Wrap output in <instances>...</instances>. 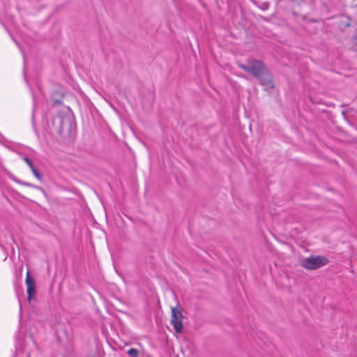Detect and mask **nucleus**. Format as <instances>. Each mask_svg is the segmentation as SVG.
Returning <instances> with one entry per match:
<instances>
[{
	"mask_svg": "<svg viewBox=\"0 0 357 357\" xmlns=\"http://www.w3.org/2000/svg\"><path fill=\"white\" fill-rule=\"evenodd\" d=\"M126 353L128 355H129L130 357H139V351L138 349L135 348H131L128 349Z\"/></svg>",
	"mask_w": 357,
	"mask_h": 357,
	"instance_id": "6",
	"label": "nucleus"
},
{
	"mask_svg": "<svg viewBox=\"0 0 357 357\" xmlns=\"http://www.w3.org/2000/svg\"><path fill=\"white\" fill-rule=\"evenodd\" d=\"M13 180L17 183H20L21 185H25V186H29V187H31V188H38V189H41L40 187H38L36 185H34L30 183H28V182H25V181H22L18 178H13Z\"/></svg>",
	"mask_w": 357,
	"mask_h": 357,
	"instance_id": "5",
	"label": "nucleus"
},
{
	"mask_svg": "<svg viewBox=\"0 0 357 357\" xmlns=\"http://www.w3.org/2000/svg\"><path fill=\"white\" fill-rule=\"evenodd\" d=\"M31 169L33 174L34 175V176L36 178H37L38 180L42 179L40 174L39 173V172L36 169V168L35 167H33Z\"/></svg>",
	"mask_w": 357,
	"mask_h": 357,
	"instance_id": "7",
	"label": "nucleus"
},
{
	"mask_svg": "<svg viewBox=\"0 0 357 357\" xmlns=\"http://www.w3.org/2000/svg\"><path fill=\"white\" fill-rule=\"evenodd\" d=\"M26 285L27 288L28 300L30 301L32 296L36 293V289L35 280L31 276L29 271L26 273Z\"/></svg>",
	"mask_w": 357,
	"mask_h": 357,
	"instance_id": "4",
	"label": "nucleus"
},
{
	"mask_svg": "<svg viewBox=\"0 0 357 357\" xmlns=\"http://www.w3.org/2000/svg\"><path fill=\"white\" fill-rule=\"evenodd\" d=\"M183 316L181 310L176 307H173L172 309L171 323L172 324L174 328L177 333H181L183 331Z\"/></svg>",
	"mask_w": 357,
	"mask_h": 357,
	"instance_id": "3",
	"label": "nucleus"
},
{
	"mask_svg": "<svg viewBox=\"0 0 357 357\" xmlns=\"http://www.w3.org/2000/svg\"><path fill=\"white\" fill-rule=\"evenodd\" d=\"M239 68L257 78L265 89H273V76L264 63L260 60L250 59L245 64L238 63Z\"/></svg>",
	"mask_w": 357,
	"mask_h": 357,
	"instance_id": "1",
	"label": "nucleus"
},
{
	"mask_svg": "<svg viewBox=\"0 0 357 357\" xmlns=\"http://www.w3.org/2000/svg\"><path fill=\"white\" fill-rule=\"evenodd\" d=\"M24 161L28 165V166L31 169L33 167H34L32 161L26 156L23 158Z\"/></svg>",
	"mask_w": 357,
	"mask_h": 357,
	"instance_id": "8",
	"label": "nucleus"
},
{
	"mask_svg": "<svg viewBox=\"0 0 357 357\" xmlns=\"http://www.w3.org/2000/svg\"><path fill=\"white\" fill-rule=\"evenodd\" d=\"M328 261V259L324 256L312 255L304 258L301 262V266L307 270H316L326 265Z\"/></svg>",
	"mask_w": 357,
	"mask_h": 357,
	"instance_id": "2",
	"label": "nucleus"
},
{
	"mask_svg": "<svg viewBox=\"0 0 357 357\" xmlns=\"http://www.w3.org/2000/svg\"><path fill=\"white\" fill-rule=\"evenodd\" d=\"M268 6H269V3H264L261 6V9L263 10H266L268 8Z\"/></svg>",
	"mask_w": 357,
	"mask_h": 357,
	"instance_id": "9",
	"label": "nucleus"
}]
</instances>
